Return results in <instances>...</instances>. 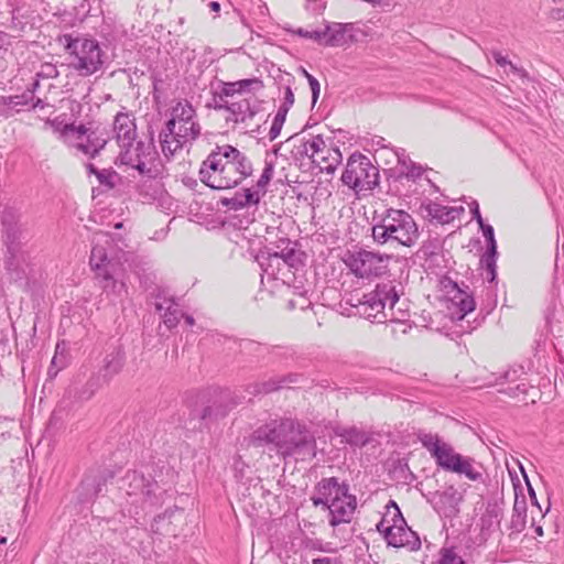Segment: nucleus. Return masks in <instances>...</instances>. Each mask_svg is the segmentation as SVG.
Returning a JSON list of instances; mask_svg holds the SVG:
<instances>
[{
    "mask_svg": "<svg viewBox=\"0 0 564 564\" xmlns=\"http://www.w3.org/2000/svg\"><path fill=\"white\" fill-rule=\"evenodd\" d=\"M279 453L293 456L296 460L312 459L316 455L315 437L308 431L301 430L300 424L292 420V429L285 433Z\"/></svg>",
    "mask_w": 564,
    "mask_h": 564,
    "instance_id": "nucleus-10",
    "label": "nucleus"
},
{
    "mask_svg": "<svg viewBox=\"0 0 564 564\" xmlns=\"http://www.w3.org/2000/svg\"><path fill=\"white\" fill-rule=\"evenodd\" d=\"M293 104H294V94H293L291 87L288 86L284 90L283 102L281 106L290 109L293 106Z\"/></svg>",
    "mask_w": 564,
    "mask_h": 564,
    "instance_id": "nucleus-62",
    "label": "nucleus"
},
{
    "mask_svg": "<svg viewBox=\"0 0 564 564\" xmlns=\"http://www.w3.org/2000/svg\"><path fill=\"white\" fill-rule=\"evenodd\" d=\"M18 96H0V108L1 107H18L17 105Z\"/></svg>",
    "mask_w": 564,
    "mask_h": 564,
    "instance_id": "nucleus-64",
    "label": "nucleus"
},
{
    "mask_svg": "<svg viewBox=\"0 0 564 564\" xmlns=\"http://www.w3.org/2000/svg\"><path fill=\"white\" fill-rule=\"evenodd\" d=\"M492 55V58L495 59V62L501 66V67H506V66H509V69L510 72H512L513 74L516 75H519V76H525V72L519 67H517L514 64H512L506 56H503L500 52L498 51H494L491 53Z\"/></svg>",
    "mask_w": 564,
    "mask_h": 564,
    "instance_id": "nucleus-47",
    "label": "nucleus"
},
{
    "mask_svg": "<svg viewBox=\"0 0 564 564\" xmlns=\"http://www.w3.org/2000/svg\"><path fill=\"white\" fill-rule=\"evenodd\" d=\"M400 303V293L394 281H386L376 284L369 292L352 294L347 299V304L356 308L355 314L371 323L403 322L408 313L395 305Z\"/></svg>",
    "mask_w": 564,
    "mask_h": 564,
    "instance_id": "nucleus-2",
    "label": "nucleus"
},
{
    "mask_svg": "<svg viewBox=\"0 0 564 564\" xmlns=\"http://www.w3.org/2000/svg\"><path fill=\"white\" fill-rule=\"evenodd\" d=\"M224 204L235 210H239L247 207L239 192H237L234 197L225 199Z\"/></svg>",
    "mask_w": 564,
    "mask_h": 564,
    "instance_id": "nucleus-56",
    "label": "nucleus"
},
{
    "mask_svg": "<svg viewBox=\"0 0 564 564\" xmlns=\"http://www.w3.org/2000/svg\"><path fill=\"white\" fill-rule=\"evenodd\" d=\"M443 288L446 291L452 305L457 308L458 318H464L468 313L473 312L476 307L474 296L458 286V284L451 279L442 281Z\"/></svg>",
    "mask_w": 564,
    "mask_h": 564,
    "instance_id": "nucleus-16",
    "label": "nucleus"
},
{
    "mask_svg": "<svg viewBox=\"0 0 564 564\" xmlns=\"http://www.w3.org/2000/svg\"><path fill=\"white\" fill-rule=\"evenodd\" d=\"M58 69L51 63H45L41 66V69L36 73L37 78H56L58 76Z\"/></svg>",
    "mask_w": 564,
    "mask_h": 564,
    "instance_id": "nucleus-55",
    "label": "nucleus"
},
{
    "mask_svg": "<svg viewBox=\"0 0 564 564\" xmlns=\"http://www.w3.org/2000/svg\"><path fill=\"white\" fill-rule=\"evenodd\" d=\"M20 258H21V251L14 256L7 252V257L4 260L6 269L9 272L13 273L15 279L21 278Z\"/></svg>",
    "mask_w": 564,
    "mask_h": 564,
    "instance_id": "nucleus-48",
    "label": "nucleus"
},
{
    "mask_svg": "<svg viewBox=\"0 0 564 564\" xmlns=\"http://www.w3.org/2000/svg\"><path fill=\"white\" fill-rule=\"evenodd\" d=\"M224 204L235 210H239L247 207L239 192H237L234 197L225 199Z\"/></svg>",
    "mask_w": 564,
    "mask_h": 564,
    "instance_id": "nucleus-57",
    "label": "nucleus"
},
{
    "mask_svg": "<svg viewBox=\"0 0 564 564\" xmlns=\"http://www.w3.org/2000/svg\"><path fill=\"white\" fill-rule=\"evenodd\" d=\"M154 306L158 312L164 311L163 323L169 329H172L177 326L181 317V312L176 307V304L174 303L173 299H161V295L158 294Z\"/></svg>",
    "mask_w": 564,
    "mask_h": 564,
    "instance_id": "nucleus-27",
    "label": "nucleus"
},
{
    "mask_svg": "<svg viewBox=\"0 0 564 564\" xmlns=\"http://www.w3.org/2000/svg\"><path fill=\"white\" fill-rule=\"evenodd\" d=\"M108 478H112V475H106L105 473H95L86 475L79 486L80 501L86 502L94 500L100 494H102Z\"/></svg>",
    "mask_w": 564,
    "mask_h": 564,
    "instance_id": "nucleus-21",
    "label": "nucleus"
},
{
    "mask_svg": "<svg viewBox=\"0 0 564 564\" xmlns=\"http://www.w3.org/2000/svg\"><path fill=\"white\" fill-rule=\"evenodd\" d=\"M349 28V24L343 23H329L323 30V32H327L326 37L324 39L325 46H340L345 43V34Z\"/></svg>",
    "mask_w": 564,
    "mask_h": 564,
    "instance_id": "nucleus-31",
    "label": "nucleus"
},
{
    "mask_svg": "<svg viewBox=\"0 0 564 564\" xmlns=\"http://www.w3.org/2000/svg\"><path fill=\"white\" fill-rule=\"evenodd\" d=\"M200 134L199 123H177L173 132L166 138L169 143H164L163 129L160 131L159 140L161 150L165 158L170 159L178 150L191 144Z\"/></svg>",
    "mask_w": 564,
    "mask_h": 564,
    "instance_id": "nucleus-13",
    "label": "nucleus"
},
{
    "mask_svg": "<svg viewBox=\"0 0 564 564\" xmlns=\"http://www.w3.org/2000/svg\"><path fill=\"white\" fill-rule=\"evenodd\" d=\"M392 258V254L360 249L348 252L344 261L357 278L371 279L387 274Z\"/></svg>",
    "mask_w": 564,
    "mask_h": 564,
    "instance_id": "nucleus-7",
    "label": "nucleus"
},
{
    "mask_svg": "<svg viewBox=\"0 0 564 564\" xmlns=\"http://www.w3.org/2000/svg\"><path fill=\"white\" fill-rule=\"evenodd\" d=\"M274 165L272 162H265L264 169L258 178L254 187L258 188L263 195L267 193V186L273 177Z\"/></svg>",
    "mask_w": 564,
    "mask_h": 564,
    "instance_id": "nucleus-41",
    "label": "nucleus"
},
{
    "mask_svg": "<svg viewBox=\"0 0 564 564\" xmlns=\"http://www.w3.org/2000/svg\"><path fill=\"white\" fill-rule=\"evenodd\" d=\"M512 514H518V516L527 517V501H525V498L522 497V499H519L517 492H516V499H514V502H513Z\"/></svg>",
    "mask_w": 564,
    "mask_h": 564,
    "instance_id": "nucleus-59",
    "label": "nucleus"
},
{
    "mask_svg": "<svg viewBox=\"0 0 564 564\" xmlns=\"http://www.w3.org/2000/svg\"><path fill=\"white\" fill-rule=\"evenodd\" d=\"M8 253L14 256L21 250L22 230L20 225L2 228Z\"/></svg>",
    "mask_w": 564,
    "mask_h": 564,
    "instance_id": "nucleus-32",
    "label": "nucleus"
},
{
    "mask_svg": "<svg viewBox=\"0 0 564 564\" xmlns=\"http://www.w3.org/2000/svg\"><path fill=\"white\" fill-rule=\"evenodd\" d=\"M237 83L238 87L241 88V93L258 90L263 87V84L259 78L241 79Z\"/></svg>",
    "mask_w": 564,
    "mask_h": 564,
    "instance_id": "nucleus-54",
    "label": "nucleus"
},
{
    "mask_svg": "<svg viewBox=\"0 0 564 564\" xmlns=\"http://www.w3.org/2000/svg\"><path fill=\"white\" fill-rule=\"evenodd\" d=\"M321 134L317 135H301L295 134L289 139L292 143L291 154L294 160L302 161L305 159L312 160L315 151L318 149V139Z\"/></svg>",
    "mask_w": 564,
    "mask_h": 564,
    "instance_id": "nucleus-22",
    "label": "nucleus"
},
{
    "mask_svg": "<svg viewBox=\"0 0 564 564\" xmlns=\"http://www.w3.org/2000/svg\"><path fill=\"white\" fill-rule=\"evenodd\" d=\"M341 182L355 192L370 191L379 183V170L361 153L349 156Z\"/></svg>",
    "mask_w": 564,
    "mask_h": 564,
    "instance_id": "nucleus-8",
    "label": "nucleus"
},
{
    "mask_svg": "<svg viewBox=\"0 0 564 564\" xmlns=\"http://www.w3.org/2000/svg\"><path fill=\"white\" fill-rule=\"evenodd\" d=\"M501 517H502V509L497 505H494V506L489 505L486 508V511L481 517L482 528L489 529L490 527H492L494 523H496L497 525H500Z\"/></svg>",
    "mask_w": 564,
    "mask_h": 564,
    "instance_id": "nucleus-37",
    "label": "nucleus"
},
{
    "mask_svg": "<svg viewBox=\"0 0 564 564\" xmlns=\"http://www.w3.org/2000/svg\"><path fill=\"white\" fill-rule=\"evenodd\" d=\"M462 501L463 495L453 485L445 487L442 491H436L432 500L435 511L445 518L456 517Z\"/></svg>",
    "mask_w": 564,
    "mask_h": 564,
    "instance_id": "nucleus-15",
    "label": "nucleus"
},
{
    "mask_svg": "<svg viewBox=\"0 0 564 564\" xmlns=\"http://www.w3.org/2000/svg\"><path fill=\"white\" fill-rule=\"evenodd\" d=\"M124 359V351L120 347L115 348L105 356L104 365L99 371L104 382H109L121 371Z\"/></svg>",
    "mask_w": 564,
    "mask_h": 564,
    "instance_id": "nucleus-26",
    "label": "nucleus"
},
{
    "mask_svg": "<svg viewBox=\"0 0 564 564\" xmlns=\"http://www.w3.org/2000/svg\"><path fill=\"white\" fill-rule=\"evenodd\" d=\"M68 132L77 133V139H79L80 141L76 143V148L84 154L94 158L93 149L95 147H93L91 141L94 132L86 135L87 130L84 126L75 127L74 124H66L64 128V133L67 134Z\"/></svg>",
    "mask_w": 564,
    "mask_h": 564,
    "instance_id": "nucleus-30",
    "label": "nucleus"
},
{
    "mask_svg": "<svg viewBox=\"0 0 564 564\" xmlns=\"http://www.w3.org/2000/svg\"><path fill=\"white\" fill-rule=\"evenodd\" d=\"M58 43L68 54V67L79 76H91L104 67L107 54L96 39L88 35L63 34L58 36Z\"/></svg>",
    "mask_w": 564,
    "mask_h": 564,
    "instance_id": "nucleus-5",
    "label": "nucleus"
},
{
    "mask_svg": "<svg viewBox=\"0 0 564 564\" xmlns=\"http://www.w3.org/2000/svg\"><path fill=\"white\" fill-rule=\"evenodd\" d=\"M318 149L315 151L311 162L318 166L322 172L333 174L341 162V152L338 148L327 144L322 135L318 139Z\"/></svg>",
    "mask_w": 564,
    "mask_h": 564,
    "instance_id": "nucleus-17",
    "label": "nucleus"
},
{
    "mask_svg": "<svg viewBox=\"0 0 564 564\" xmlns=\"http://www.w3.org/2000/svg\"><path fill=\"white\" fill-rule=\"evenodd\" d=\"M289 32L291 33H294L299 36H302V37H305V39H311L319 44H323L324 45V39L326 37L327 35V32H323V31H307V30H304L302 28H299V29H295V30H291L289 29L288 30Z\"/></svg>",
    "mask_w": 564,
    "mask_h": 564,
    "instance_id": "nucleus-44",
    "label": "nucleus"
},
{
    "mask_svg": "<svg viewBox=\"0 0 564 564\" xmlns=\"http://www.w3.org/2000/svg\"><path fill=\"white\" fill-rule=\"evenodd\" d=\"M527 527V517L511 514L510 523L508 529L510 530L509 536L518 535L521 533Z\"/></svg>",
    "mask_w": 564,
    "mask_h": 564,
    "instance_id": "nucleus-46",
    "label": "nucleus"
},
{
    "mask_svg": "<svg viewBox=\"0 0 564 564\" xmlns=\"http://www.w3.org/2000/svg\"><path fill=\"white\" fill-rule=\"evenodd\" d=\"M113 132L119 147H127L137 140L134 118L127 112H118L113 120Z\"/></svg>",
    "mask_w": 564,
    "mask_h": 564,
    "instance_id": "nucleus-20",
    "label": "nucleus"
},
{
    "mask_svg": "<svg viewBox=\"0 0 564 564\" xmlns=\"http://www.w3.org/2000/svg\"><path fill=\"white\" fill-rule=\"evenodd\" d=\"M496 258H497V250H495V251L487 250L486 253L480 259L481 264L486 269V274H487L486 278L489 282H494L497 278Z\"/></svg>",
    "mask_w": 564,
    "mask_h": 564,
    "instance_id": "nucleus-38",
    "label": "nucleus"
},
{
    "mask_svg": "<svg viewBox=\"0 0 564 564\" xmlns=\"http://www.w3.org/2000/svg\"><path fill=\"white\" fill-rule=\"evenodd\" d=\"M229 395L221 394L218 400H216L213 404L204 408L202 412L203 420H218L227 415L230 411L231 405L228 404Z\"/></svg>",
    "mask_w": 564,
    "mask_h": 564,
    "instance_id": "nucleus-29",
    "label": "nucleus"
},
{
    "mask_svg": "<svg viewBox=\"0 0 564 564\" xmlns=\"http://www.w3.org/2000/svg\"><path fill=\"white\" fill-rule=\"evenodd\" d=\"M437 564H466V562L453 547H445L440 552Z\"/></svg>",
    "mask_w": 564,
    "mask_h": 564,
    "instance_id": "nucleus-42",
    "label": "nucleus"
},
{
    "mask_svg": "<svg viewBox=\"0 0 564 564\" xmlns=\"http://www.w3.org/2000/svg\"><path fill=\"white\" fill-rule=\"evenodd\" d=\"M299 379H300V376L295 375V373L280 377L278 379H270L268 381L262 382L259 386L258 392L270 393V392L279 390L280 388L289 387L292 383H297Z\"/></svg>",
    "mask_w": 564,
    "mask_h": 564,
    "instance_id": "nucleus-33",
    "label": "nucleus"
},
{
    "mask_svg": "<svg viewBox=\"0 0 564 564\" xmlns=\"http://www.w3.org/2000/svg\"><path fill=\"white\" fill-rule=\"evenodd\" d=\"M91 141L93 147H95L93 149V156H96L105 148L107 140L105 138L96 135V133L94 132Z\"/></svg>",
    "mask_w": 564,
    "mask_h": 564,
    "instance_id": "nucleus-61",
    "label": "nucleus"
},
{
    "mask_svg": "<svg viewBox=\"0 0 564 564\" xmlns=\"http://www.w3.org/2000/svg\"><path fill=\"white\" fill-rule=\"evenodd\" d=\"M525 375L524 368L522 366H513L509 369L505 370L499 376H496L495 384H503V383H513L520 381L514 387H510L508 389V394L518 398L520 394H527L529 386L521 380L522 376Z\"/></svg>",
    "mask_w": 564,
    "mask_h": 564,
    "instance_id": "nucleus-25",
    "label": "nucleus"
},
{
    "mask_svg": "<svg viewBox=\"0 0 564 564\" xmlns=\"http://www.w3.org/2000/svg\"><path fill=\"white\" fill-rule=\"evenodd\" d=\"M105 382L99 375L93 376L86 383L85 390L80 393L82 399H89Z\"/></svg>",
    "mask_w": 564,
    "mask_h": 564,
    "instance_id": "nucleus-45",
    "label": "nucleus"
},
{
    "mask_svg": "<svg viewBox=\"0 0 564 564\" xmlns=\"http://www.w3.org/2000/svg\"><path fill=\"white\" fill-rule=\"evenodd\" d=\"M96 177L101 185H105L108 188H113L116 185L115 178L117 177V173L112 170L104 169L97 173Z\"/></svg>",
    "mask_w": 564,
    "mask_h": 564,
    "instance_id": "nucleus-49",
    "label": "nucleus"
},
{
    "mask_svg": "<svg viewBox=\"0 0 564 564\" xmlns=\"http://www.w3.org/2000/svg\"><path fill=\"white\" fill-rule=\"evenodd\" d=\"M371 237L378 246L412 247L420 232L413 217L403 209L387 208L373 217Z\"/></svg>",
    "mask_w": 564,
    "mask_h": 564,
    "instance_id": "nucleus-3",
    "label": "nucleus"
},
{
    "mask_svg": "<svg viewBox=\"0 0 564 564\" xmlns=\"http://www.w3.org/2000/svg\"><path fill=\"white\" fill-rule=\"evenodd\" d=\"M421 209L426 213V216L436 219L442 224H448L447 206L429 200L427 203H422Z\"/></svg>",
    "mask_w": 564,
    "mask_h": 564,
    "instance_id": "nucleus-34",
    "label": "nucleus"
},
{
    "mask_svg": "<svg viewBox=\"0 0 564 564\" xmlns=\"http://www.w3.org/2000/svg\"><path fill=\"white\" fill-rule=\"evenodd\" d=\"M253 173L248 155L230 144L216 145L203 161L198 175L212 189H230L240 185Z\"/></svg>",
    "mask_w": 564,
    "mask_h": 564,
    "instance_id": "nucleus-1",
    "label": "nucleus"
},
{
    "mask_svg": "<svg viewBox=\"0 0 564 564\" xmlns=\"http://www.w3.org/2000/svg\"><path fill=\"white\" fill-rule=\"evenodd\" d=\"M274 165L272 162H265L264 169L258 178L254 187L258 188L263 195L267 193V186L273 177Z\"/></svg>",
    "mask_w": 564,
    "mask_h": 564,
    "instance_id": "nucleus-39",
    "label": "nucleus"
},
{
    "mask_svg": "<svg viewBox=\"0 0 564 564\" xmlns=\"http://www.w3.org/2000/svg\"><path fill=\"white\" fill-rule=\"evenodd\" d=\"M308 85L312 90V101L315 104L318 99L321 85L319 82L314 76H308Z\"/></svg>",
    "mask_w": 564,
    "mask_h": 564,
    "instance_id": "nucleus-60",
    "label": "nucleus"
},
{
    "mask_svg": "<svg viewBox=\"0 0 564 564\" xmlns=\"http://www.w3.org/2000/svg\"><path fill=\"white\" fill-rule=\"evenodd\" d=\"M400 174L404 175L409 180L415 181L423 174V169L421 165H416L414 162L409 161V164L404 169L400 170Z\"/></svg>",
    "mask_w": 564,
    "mask_h": 564,
    "instance_id": "nucleus-52",
    "label": "nucleus"
},
{
    "mask_svg": "<svg viewBox=\"0 0 564 564\" xmlns=\"http://www.w3.org/2000/svg\"><path fill=\"white\" fill-rule=\"evenodd\" d=\"M340 436L347 444L352 446H364L368 442V437L366 436L365 432L356 427L344 430L343 433H340Z\"/></svg>",
    "mask_w": 564,
    "mask_h": 564,
    "instance_id": "nucleus-36",
    "label": "nucleus"
},
{
    "mask_svg": "<svg viewBox=\"0 0 564 564\" xmlns=\"http://www.w3.org/2000/svg\"><path fill=\"white\" fill-rule=\"evenodd\" d=\"M451 473L464 475L471 481H482V473L475 467V460L471 457L462 456L457 464L453 465Z\"/></svg>",
    "mask_w": 564,
    "mask_h": 564,
    "instance_id": "nucleus-28",
    "label": "nucleus"
},
{
    "mask_svg": "<svg viewBox=\"0 0 564 564\" xmlns=\"http://www.w3.org/2000/svg\"><path fill=\"white\" fill-rule=\"evenodd\" d=\"M221 90L223 96L230 98H232L235 94H242L241 88L238 87L237 82L223 83Z\"/></svg>",
    "mask_w": 564,
    "mask_h": 564,
    "instance_id": "nucleus-58",
    "label": "nucleus"
},
{
    "mask_svg": "<svg viewBox=\"0 0 564 564\" xmlns=\"http://www.w3.org/2000/svg\"><path fill=\"white\" fill-rule=\"evenodd\" d=\"M171 119L165 122L163 128L164 143H169L166 138L173 132L177 123H198L195 120L196 111L192 104L187 100L178 101L173 108Z\"/></svg>",
    "mask_w": 564,
    "mask_h": 564,
    "instance_id": "nucleus-19",
    "label": "nucleus"
},
{
    "mask_svg": "<svg viewBox=\"0 0 564 564\" xmlns=\"http://www.w3.org/2000/svg\"><path fill=\"white\" fill-rule=\"evenodd\" d=\"M20 215L13 208H4L1 214L2 228L19 225Z\"/></svg>",
    "mask_w": 564,
    "mask_h": 564,
    "instance_id": "nucleus-51",
    "label": "nucleus"
},
{
    "mask_svg": "<svg viewBox=\"0 0 564 564\" xmlns=\"http://www.w3.org/2000/svg\"><path fill=\"white\" fill-rule=\"evenodd\" d=\"M417 438L431 457L434 458L437 467L445 471H452L453 465L457 464V460L463 456L456 453L454 447L437 434L420 432Z\"/></svg>",
    "mask_w": 564,
    "mask_h": 564,
    "instance_id": "nucleus-12",
    "label": "nucleus"
},
{
    "mask_svg": "<svg viewBox=\"0 0 564 564\" xmlns=\"http://www.w3.org/2000/svg\"><path fill=\"white\" fill-rule=\"evenodd\" d=\"M281 257H278V250L274 251H261L257 256V261L261 267L262 271L272 279H282L286 278L288 272L285 270V264Z\"/></svg>",
    "mask_w": 564,
    "mask_h": 564,
    "instance_id": "nucleus-23",
    "label": "nucleus"
},
{
    "mask_svg": "<svg viewBox=\"0 0 564 564\" xmlns=\"http://www.w3.org/2000/svg\"><path fill=\"white\" fill-rule=\"evenodd\" d=\"M274 165L272 162H265L264 169L258 178L254 187L258 188L263 195L267 193V186L273 177Z\"/></svg>",
    "mask_w": 564,
    "mask_h": 564,
    "instance_id": "nucleus-40",
    "label": "nucleus"
},
{
    "mask_svg": "<svg viewBox=\"0 0 564 564\" xmlns=\"http://www.w3.org/2000/svg\"><path fill=\"white\" fill-rule=\"evenodd\" d=\"M282 127H283V123H281V122L279 123L275 120L272 121L271 128L269 130L270 141L275 140L280 135Z\"/></svg>",
    "mask_w": 564,
    "mask_h": 564,
    "instance_id": "nucleus-63",
    "label": "nucleus"
},
{
    "mask_svg": "<svg viewBox=\"0 0 564 564\" xmlns=\"http://www.w3.org/2000/svg\"><path fill=\"white\" fill-rule=\"evenodd\" d=\"M292 429V420L284 419L281 421H272L258 427L250 437L253 446H262L264 444H273L278 452L284 440V435Z\"/></svg>",
    "mask_w": 564,
    "mask_h": 564,
    "instance_id": "nucleus-14",
    "label": "nucleus"
},
{
    "mask_svg": "<svg viewBox=\"0 0 564 564\" xmlns=\"http://www.w3.org/2000/svg\"><path fill=\"white\" fill-rule=\"evenodd\" d=\"M258 112V105L254 99L242 98L237 101L230 102L228 107V116L225 118L226 122H246L251 120Z\"/></svg>",
    "mask_w": 564,
    "mask_h": 564,
    "instance_id": "nucleus-24",
    "label": "nucleus"
},
{
    "mask_svg": "<svg viewBox=\"0 0 564 564\" xmlns=\"http://www.w3.org/2000/svg\"><path fill=\"white\" fill-rule=\"evenodd\" d=\"M386 541L393 547H408L416 551L421 547V540L417 534L404 525H390L386 530Z\"/></svg>",
    "mask_w": 564,
    "mask_h": 564,
    "instance_id": "nucleus-18",
    "label": "nucleus"
},
{
    "mask_svg": "<svg viewBox=\"0 0 564 564\" xmlns=\"http://www.w3.org/2000/svg\"><path fill=\"white\" fill-rule=\"evenodd\" d=\"M89 264L95 272L98 286L107 295L117 297L127 293L126 273L122 263L109 259L106 249L99 243L91 248Z\"/></svg>",
    "mask_w": 564,
    "mask_h": 564,
    "instance_id": "nucleus-6",
    "label": "nucleus"
},
{
    "mask_svg": "<svg viewBox=\"0 0 564 564\" xmlns=\"http://www.w3.org/2000/svg\"><path fill=\"white\" fill-rule=\"evenodd\" d=\"M240 195L243 198V202L247 207L257 206L261 198L264 196L258 188L254 186L243 188Z\"/></svg>",
    "mask_w": 564,
    "mask_h": 564,
    "instance_id": "nucleus-43",
    "label": "nucleus"
},
{
    "mask_svg": "<svg viewBox=\"0 0 564 564\" xmlns=\"http://www.w3.org/2000/svg\"><path fill=\"white\" fill-rule=\"evenodd\" d=\"M304 252L296 248V243L292 247H289V253L285 256L284 261L285 270L289 273H292V269H297L303 264Z\"/></svg>",
    "mask_w": 564,
    "mask_h": 564,
    "instance_id": "nucleus-35",
    "label": "nucleus"
},
{
    "mask_svg": "<svg viewBox=\"0 0 564 564\" xmlns=\"http://www.w3.org/2000/svg\"><path fill=\"white\" fill-rule=\"evenodd\" d=\"M156 151L153 142L132 141L127 147H120L118 159L121 164L135 169L142 175H151L152 169L148 163L155 159Z\"/></svg>",
    "mask_w": 564,
    "mask_h": 564,
    "instance_id": "nucleus-11",
    "label": "nucleus"
},
{
    "mask_svg": "<svg viewBox=\"0 0 564 564\" xmlns=\"http://www.w3.org/2000/svg\"><path fill=\"white\" fill-rule=\"evenodd\" d=\"M479 227H480L482 235L487 241V250H489V251L497 250V242L495 239L494 227L491 225H488L485 223L482 225H479Z\"/></svg>",
    "mask_w": 564,
    "mask_h": 564,
    "instance_id": "nucleus-50",
    "label": "nucleus"
},
{
    "mask_svg": "<svg viewBox=\"0 0 564 564\" xmlns=\"http://www.w3.org/2000/svg\"><path fill=\"white\" fill-rule=\"evenodd\" d=\"M349 486L339 482L336 477L323 478L315 486V495L311 498L315 507L323 506L329 510V524L337 527L348 523L356 509V497L350 495Z\"/></svg>",
    "mask_w": 564,
    "mask_h": 564,
    "instance_id": "nucleus-4",
    "label": "nucleus"
},
{
    "mask_svg": "<svg viewBox=\"0 0 564 564\" xmlns=\"http://www.w3.org/2000/svg\"><path fill=\"white\" fill-rule=\"evenodd\" d=\"M120 490H123L127 496L135 497L132 502H143L150 506L161 503L160 496L163 494L156 481L147 479L143 474L137 470H129L120 479Z\"/></svg>",
    "mask_w": 564,
    "mask_h": 564,
    "instance_id": "nucleus-9",
    "label": "nucleus"
},
{
    "mask_svg": "<svg viewBox=\"0 0 564 564\" xmlns=\"http://www.w3.org/2000/svg\"><path fill=\"white\" fill-rule=\"evenodd\" d=\"M226 96H223V90L219 94H215L213 97V101L207 105L208 108H213L217 111L226 110L228 112V107H230L231 100H227Z\"/></svg>",
    "mask_w": 564,
    "mask_h": 564,
    "instance_id": "nucleus-53",
    "label": "nucleus"
}]
</instances>
